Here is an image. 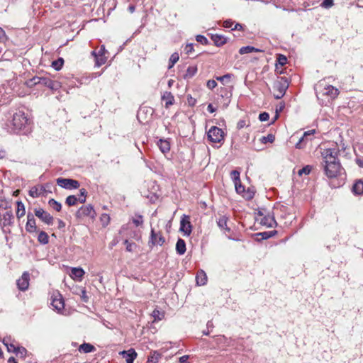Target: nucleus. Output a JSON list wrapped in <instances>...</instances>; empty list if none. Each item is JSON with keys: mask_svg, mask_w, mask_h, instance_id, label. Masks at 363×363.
I'll return each mask as SVG.
<instances>
[{"mask_svg": "<svg viewBox=\"0 0 363 363\" xmlns=\"http://www.w3.org/2000/svg\"><path fill=\"white\" fill-rule=\"evenodd\" d=\"M339 152L337 147L328 148L322 152L323 162L321 164L325 174L330 179L345 174V170L338 159Z\"/></svg>", "mask_w": 363, "mask_h": 363, "instance_id": "f257e3e1", "label": "nucleus"}, {"mask_svg": "<svg viewBox=\"0 0 363 363\" xmlns=\"http://www.w3.org/2000/svg\"><path fill=\"white\" fill-rule=\"evenodd\" d=\"M316 96L323 106H327L339 94V90L328 84L325 80L319 81L315 86Z\"/></svg>", "mask_w": 363, "mask_h": 363, "instance_id": "f03ea898", "label": "nucleus"}, {"mask_svg": "<svg viewBox=\"0 0 363 363\" xmlns=\"http://www.w3.org/2000/svg\"><path fill=\"white\" fill-rule=\"evenodd\" d=\"M11 123L14 133H18L21 130H24V133H26L28 130L27 128L29 126V119L22 111L13 114Z\"/></svg>", "mask_w": 363, "mask_h": 363, "instance_id": "7ed1b4c3", "label": "nucleus"}, {"mask_svg": "<svg viewBox=\"0 0 363 363\" xmlns=\"http://www.w3.org/2000/svg\"><path fill=\"white\" fill-rule=\"evenodd\" d=\"M289 86V81L286 77H278L277 79L274 81L273 89L274 90V96L277 99H281L288 87Z\"/></svg>", "mask_w": 363, "mask_h": 363, "instance_id": "20e7f679", "label": "nucleus"}, {"mask_svg": "<svg viewBox=\"0 0 363 363\" xmlns=\"http://www.w3.org/2000/svg\"><path fill=\"white\" fill-rule=\"evenodd\" d=\"M28 86H33L41 84L52 90H57L60 88V83L57 81H52L48 77H35L32 78L28 83Z\"/></svg>", "mask_w": 363, "mask_h": 363, "instance_id": "39448f33", "label": "nucleus"}, {"mask_svg": "<svg viewBox=\"0 0 363 363\" xmlns=\"http://www.w3.org/2000/svg\"><path fill=\"white\" fill-rule=\"evenodd\" d=\"M224 135L223 130L217 126L211 127L207 133L208 140L214 143L222 142L224 140Z\"/></svg>", "mask_w": 363, "mask_h": 363, "instance_id": "423d86ee", "label": "nucleus"}, {"mask_svg": "<svg viewBox=\"0 0 363 363\" xmlns=\"http://www.w3.org/2000/svg\"><path fill=\"white\" fill-rule=\"evenodd\" d=\"M57 184L62 188L65 189H76L80 186V184L77 180L68 178L57 179Z\"/></svg>", "mask_w": 363, "mask_h": 363, "instance_id": "0eeeda50", "label": "nucleus"}, {"mask_svg": "<svg viewBox=\"0 0 363 363\" xmlns=\"http://www.w3.org/2000/svg\"><path fill=\"white\" fill-rule=\"evenodd\" d=\"M34 213L36 217H38L40 220H41L43 223L47 225H52L54 218L47 211L41 208H35Z\"/></svg>", "mask_w": 363, "mask_h": 363, "instance_id": "6e6552de", "label": "nucleus"}, {"mask_svg": "<svg viewBox=\"0 0 363 363\" xmlns=\"http://www.w3.org/2000/svg\"><path fill=\"white\" fill-rule=\"evenodd\" d=\"M179 230L184 233V235H190L192 232V225L190 221V216L184 214L180 220Z\"/></svg>", "mask_w": 363, "mask_h": 363, "instance_id": "1a4fd4ad", "label": "nucleus"}, {"mask_svg": "<svg viewBox=\"0 0 363 363\" xmlns=\"http://www.w3.org/2000/svg\"><path fill=\"white\" fill-rule=\"evenodd\" d=\"M164 242L165 239L160 233H155L154 229L151 230L150 244L152 245H158L162 246Z\"/></svg>", "mask_w": 363, "mask_h": 363, "instance_id": "9d476101", "label": "nucleus"}, {"mask_svg": "<svg viewBox=\"0 0 363 363\" xmlns=\"http://www.w3.org/2000/svg\"><path fill=\"white\" fill-rule=\"evenodd\" d=\"M26 230L28 233H34L37 231V227L34 215L30 212H28L27 214V223L26 225Z\"/></svg>", "mask_w": 363, "mask_h": 363, "instance_id": "9b49d317", "label": "nucleus"}, {"mask_svg": "<svg viewBox=\"0 0 363 363\" xmlns=\"http://www.w3.org/2000/svg\"><path fill=\"white\" fill-rule=\"evenodd\" d=\"M95 215L94 207L91 205L82 206L77 211L78 216H89L94 218Z\"/></svg>", "mask_w": 363, "mask_h": 363, "instance_id": "f8f14e48", "label": "nucleus"}, {"mask_svg": "<svg viewBox=\"0 0 363 363\" xmlns=\"http://www.w3.org/2000/svg\"><path fill=\"white\" fill-rule=\"evenodd\" d=\"M17 286L19 290L26 291L29 286V274L24 272L21 277L17 280Z\"/></svg>", "mask_w": 363, "mask_h": 363, "instance_id": "ddd939ff", "label": "nucleus"}, {"mask_svg": "<svg viewBox=\"0 0 363 363\" xmlns=\"http://www.w3.org/2000/svg\"><path fill=\"white\" fill-rule=\"evenodd\" d=\"M120 354L125 359L126 363H133L135 359L137 357V353L133 348L127 351L123 350L120 352Z\"/></svg>", "mask_w": 363, "mask_h": 363, "instance_id": "4468645a", "label": "nucleus"}, {"mask_svg": "<svg viewBox=\"0 0 363 363\" xmlns=\"http://www.w3.org/2000/svg\"><path fill=\"white\" fill-rule=\"evenodd\" d=\"M13 215L11 210L6 211L2 215V218L1 219V224L5 227L7 225H11L13 223Z\"/></svg>", "mask_w": 363, "mask_h": 363, "instance_id": "2eb2a0df", "label": "nucleus"}, {"mask_svg": "<svg viewBox=\"0 0 363 363\" xmlns=\"http://www.w3.org/2000/svg\"><path fill=\"white\" fill-rule=\"evenodd\" d=\"M228 218L225 215L220 216L217 220L218 226L224 231L225 235H227V233L230 232V228L228 227Z\"/></svg>", "mask_w": 363, "mask_h": 363, "instance_id": "dca6fc26", "label": "nucleus"}, {"mask_svg": "<svg viewBox=\"0 0 363 363\" xmlns=\"http://www.w3.org/2000/svg\"><path fill=\"white\" fill-rule=\"evenodd\" d=\"M3 344L6 347L9 352H14L18 345L17 342L11 337H5L2 340Z\"/></svg>", "mask_w": 363, "mask_h": 363, "instance_id": "f3484780", "label": "nucleus"}, {"mask_svg": "<svg viewBox=\"0 0 363 363\" xmlns=\"http://www.w3.org/2000/svg\"><path fill=\"white\" fill-rule=\"evenodd\" d=\"M211 38L214 45L217 47H220L227 43V38L220 34H211Z\"/></svg>", "mask_w": 363, "mask_h": 363, "instance_id": "a211bd4d", "label": "nucleus"}, {"mask_svg": "<svg viewBox=\"0 0 363 363\" xmlns=\"http://www.w3.org/2000/svg\"><path fill=\"white\" fill-rule=\"evenodd\" d=\"M261 223L268 228H272L276 225L277 222L273 216L269 213L265 215L261 220Z\"/></svg>", "mask_w": 363, "mask_h": 363, "instance_id": "6ab92c4d", "label": "nucleus"}, {"mask_svg": "<svg viewBox=\"0 0 363 363\" xmlns=\"http://www.w3.org/2000/svg\"><path fill=\"white\" fill-rule=\"evenodd\" d=\"M196 281L198 285L203 286L206 284L207 281V276L204 271L199 270L198 271L196 277Z\"/></svg>", "mask_w": 363, "mask_h": 363, "instance_id": "aec40b11", "label": "nucleus"}, {"mask_svg": "<svg viewBox=\"0 0 363 363\" xmlns=\"http://www.w3.org/2000/svg\"><path fill=\"white\" fill-rule=\"evenodd\" d=\"M91 55L94 57L95 65L98 67L104 65L106 62V57L103 55H97L96 51H92Z\"/></svg>", "mask_w": 363, "mask_h": 363, "instance_id": "412c9836", "label": "nucleus"}, {"mask_svg": "<svg viewBox=\"0 0 363 363\" xmlns=\"http://www.w3.org/2000/svg\"><path fill=\"white\" fill-rule=\"evenodd\" d=\"M162 100L165 101V107L168 108L174 102V97L169 91H166L162 96Z\"/></svg>", "mask_w": 363, "mask_h": 363, "instance_id": "4be33fe9", "label": "nucleus"}, {"mask_svg": "<svg viewBox=\"0 0 363 363\" xmlns=\"http://www.w3.org/2000/svg\"><path fill=\"white\" fill-rule=\"evenodd\" d=\"M157 145L162 153H167L170 150V144L167 140H159Z\"/></svg>", "mask_w": 363, "mask_h": 363, "instance_id": "5701e85b", "label": "nucleus"}, {"mask_svg": "<svg viewBox=\"0 0 363 363\" xmlns=\"http://www.w3.org/2000/svg\"><path fill=\"white\" fill-rule=\"evenodd\" d=\"M176 251L177 254L182 255L186 252V243L185 241L179 238L176 243Z\"/></svg>", "mask_w": 363, "mask_h": 363, "instance_id": "b1692460", "label": "nucleus"}, {"mask_svg": "<svg viewBox=\"0 0 363 363\" xmlns=\"http://www.w3.org/2000/svg\"><path fill=\"white\" fill-rule=\"evenodd\" d=\"M262 50H261L258 48H256L253 46L247 45V46L242 47L239 50V53L240 55H244V54H247V53H251V52H262Z\"/></svg>", "mask_w": 363, "mask_h": 363, "instance_id": "393cba45", "label": "nucleus"}, {"mask_svg": "<svg viewBox=\"0 0 363 363\" xmlns=\"http://www.w3.org/2000/svg\"><path fill=\"white\" fill-rule=\"evenodd\" d=\"M95 350V347L94 345L90 343H83L79 347V351L82 352L84 353H90Z\"/></svg>", "mask_w": 363, "mask_h": 363, "instance_id": "a878e982", "label": "nucleus"}, {"mask_svg": "<svg viewBox=\"0 0 363 363\" xmlns=\"http://www.w3.org/2000/svg\"><path fill=\"white\" fill-rule=\"evenodd\" d=\"M51 304L57 311H60L64 308V301L61 297L53 298Z\"/></svg>", "mask_w": 363, "mask_h": 363, "instance_id": "bb28decb", "label": "nucleus"}, {"mask_svg": "<svg viewBox=\"0 0 363 363\" xmlns=\"http://www.w3.org/2000/svg\"><path fill=\"white\" fill-rule=\"evenodd\" d=\"M355 194L361 195L363 194V181L359 180L354 183L352 188Z\"/></svg>", "mask_w": 363, "mask_h": 363, "instance_id": "cd10ccee", "label": "nucleus"}, {"mask_svg": "<svg viewBox=\"0 0 363 363\" xmlns=\"http://www.w3.org/2000/svg\"><path fill=\"white\" fill-rule=\"evenodd\" d=\"M16 205H17L16 217L18 218H21L23 216H24V215L26 213L25 206H24V204L21 201H17Z\"/></svg>", "mask_w": 363, "mask_h": 363, "instance_id": "c85d7f7f", "label": "nucleus"}, {"mask_svg": "<svg viewBox=\"0 0 363 363\" xmlns=\"http://www.w3.org/2000/svg\"><path fill=\"white\" fill-rule=\"evenodd\" d=\"M197 72V67L196 66H189L184 75V79L192 78Z\"/></svg>", "mask_w": 363, "mask_h": 363, "instance_id": "c756f323", "label": "nucleus"}, {"mask_svg": "<svg viewBox=\"0 0 363 363\" xmlns=\"http://www.w3.org/2000/svg\"><path fill=\"white\" fill-rule=\"evenodd\" d=\"M287 62V58L284 55H279L277 59L276 70L278 71L279 66H284Z\"/></svg>", "mask_w": 363, "mask_h": 363, "instance_id": "7c9ffc66", "label": "nucleus"}, {"mask_svg": "<svg viewBox=\"0 0 363 363\" xmlns=\"http://www.w3.org/2000/svg\"><path fill=\"white\" fill-rule=\"evenodd\" d=\"M38 240L39 242L45 245L48 244L49 242V237L45 232L41 231L38 234Z\"/></svg>", "mask_w": 363, "mask_h": 363, "instance_id": "2f4dec72", "label": "nucleus"}, {"mask_svg": "<svg viewBox=\"0 0 363 363\" xmlns=\"http://www.w3.org/2000/svg\"><path fill=\"white\" fill-rule=\"evenodd\" d=\"M48 204L51 208L55 209L56 211L59 212L61 211V208H62L61 203L60 202L55 201V199H50L48 201Z\"/></svg>", "mask_w": 363, "mask_h": 363, "instance_id": "473e14b6", "label": "nucleus"}, {"mask_svg": "<svg viewBox=\"0 0 363 363\" xmlns=\"http://www.w3.org/2000/svg\"><path fill=\"white\" fill-rule=\"evenodd\" d=\"M64 60L62 57L58 58L57 60H55L52 62V67L55 70H60L63 66Z\"/></svg>", "mask_w": 363, "mask_h": 363, "instance_id": "72a5a7b5", "label": "nucleus"}, {"mask_svg": "<svg viewBox=\"0 0 363 363\" xmlns=\"http://www.w3.org/2000/svg\"><path fill=\"white\" fill-rule=\"evenodd\" d=\"M77 201H79L78 198L74 195H70L67 197L65 203L69 206H72L77 204Z\"/></svg>", "mask_w": 363, "mask_h": 363, "instance_id": "f704fd0d", "label": "nucleus"}, {"mask_svg": "<svg viewBox=\"0 0 363 363\" xmlns=\"http://www.w3.org/2000/svg\"><path fill=\"white\" fill-rule=\"evenodd\" d=\"M72 274L78 279H82L84 274V271L82 268H72Z\"/></svg>", "mask_w": 363, "mask_h": 363, "instance_id": "c9c22d12", "label": "nucleus"}, {"mask_svg": "<svg viewBox=\"0 0 363 363\" xmlns=\"http://www.w3.org/2000/svg\"><path fill=\"white\" fill-rule=\"evenodd\" d=\"M275 140V137L273 134H268L267 136H262L260 138V142L262 144H266L267 143H272Z\"/></svg>", "mask_w": 363, "mask_h": 363, "instance_id": "e433bc0d", "label": "nucleus"}, {"mask_svg": "<svg viewBox=\"0 0 363 363\" xmlns=\"http://www.w3.org/2000/svg\"><path fill=\"white\" fill-rule=\"evenodd\" d=\"M308 140V138L305 136L303 134L298 140V143L296 144V147L298 149H301L305 146V144L306 143V140Z\"/></svg>", "mask_w": 363, "mask_h": 363, "instance_id": "4c0bfd02", "label": "nucleus"}, {"mask_svg": "<svg viewBox=\"0 0 363 363\" xmlns=\"http://www.w3.org/2000/svg\"><path fill=\"white\" fill-rule=\"evenodd\" d=\"M79 197L78 198L79 203H84L86 202L87 191L85 189L82 188L79 190Z\"/></svg>", "mask_w": 363, "mask_h": 363, "instance_id": "58836bf2", "label": "nucleus"}, {"mask_svg": "<svg viewBox=\"0 0 363 363\" xmlns=\"http://www.w3.org/2000/svg\"><path fill=\"white\" fill-rule=\"evenodd\" d=\"M29 195L33 198H37L41 195V192L39 191V189L38 187L33 186L30 189Z\"/></svg>", "mask_w": 363, "mask_h": 363, "instance_id": "ea45409f", "label": "nucleus"}, {"mask_svg": "<svg viewBox=\"0 0 363 363\" xmlns=\"http://www.w3.org/2000/svg\"><path fill=\"white\" fill-rule=\"evenodd\" d=\"M27 352V350L23 347H20L18 345L16 347V350L14 351L13 353H16V355H19L21 357H23L26 356V354Z\"/></svg>", "mask_w": 363, "mask_h": 363, "instance_id": "a19ab883", "label": "nucleus"}, {"mask_svg": "<svg viewBox=\"0 0 363 363\" xmlns=\"http://www.w3.org/2000/svg\"><path fill=\"white\" fill-rule=\"evenodd\" d=\"M312 169V167L309 165H307L302 169H299L298 172V175L301 176L302 174H309L311 171Z\"/></svg>", "mask_w": 363, "mask_h": 363, "instance_id": "79ce46f5", "label": "nucleus"}, {"mask_svg": "<svg viewBox=\"0 0 363 363\" xmlns=\"http://www.w3.org/2000/svg\"><path fill=\"white\" fill-rule=\"evenodd\" d=\"M231 178L233 180L234 183L237 182H240V172L237 170H233L231 172Z\"/></svg>", "mask_w": 363, "mask_h": 363, "instance_id": "37998d69", "label": "nucleus"}, {"mask_svg": "<svg viewBox=\"0 0 363 363\" xmlns=\"http://www.w3.org/2000/svg\"><path fill=\"white\" fill-rule=\"evenodd\" d=\"M124 244L126 245V250L128 252H133L136 247V244L135 242H129L128 240L124 241Z\"/></svg>", "mask_w": 363, "mask_h": 363, "instance_id": "c03bdc74", "label": "nucleus"}, {"mask_svg": "<svg viewBox=\"0 0 363 363\" xmlns=\"http://www.w3.org/2000/svg\"><path fill=\"white\" fill-rule=\"evenodd\" d=\"M196 40L198 43H200L202 45H208V40L204 35H198L196 37Z\"/></svg>", "mask_w": 363, "mask_h": 363, "instance_id": "a18cd8bd", "label": "nucleus"}, {"mask_svg": "<svg viewBox=\"0 0 363 363\" xmlns=\"http://www.w3.org/2000/svg\"><path fill=\"white\" fill-rule=\"evenodd\" d=\"M159 357H160V354L155 352L154 354L148 358L147 362L149 363H157L158 362Z\"/></svg>", "mask_w": 363, "mask_h": 363, "instance_id": "49530a36", "label": "nucleus"}, {"mask_svg": "<svg viewBox=\"0 0 363 363\" xmlns=\"http://www.w3.org/2000/svg\"><path fill=\"white\" fill-rule=\"evenodd\" d=\"M234 184H235V190H236L237 193L242 194L245 191V186L243 185H242L240 181L238 183H237V182L234 183Z\"/></svg>", "mask_w": 363, "mask_h": 363, "instance_id": "de8ad7c7", "label": "nucleus"}, {"mask_svg": "<svg viewBox=\"0 0 363 363\" xmlns=\"http://www.w3.org/2000/svg\"><path fill=\"white\" fill-rule=\"evenodd\" d=\"M152 315L155 318V320H160L162 317L163 314H162L158 310L155 309L152 312Z\"/></svg>", "mask_w": 363, "mask_h": 363, "instance_id": "09e8293b", "label": "nucleus"}, {"mask_svg": "<svg viewBox=\"0 0 363 363\" xmlns=\"http://www.w3.org/2000/svg\"><path fill=\"white\" fill-rule=\"evenodd\" d=\"M179 59V56L178 52H174L172 54L169 58V61L172 62V64H176Z\"/></svg>", "mask_w": 363, "mask_h": 363, "instance_id": "8fccbe9b", "label": "nucleus"}, {"mask_svg": "<svg viewBox=\"0 0 363 363\" xmlns=\"http://www.w3.org/2000/svg\"><path fill=\"white\" fill-rule=\"evenodd\" d=\"M133 222L136 226L142 225L143 223V216L140 215L138 216L135 218L133 220Z\"/></svg>", "mask_w": 363, "mask_h": 363, "instance_id": "3c124183", "label": "nucleus"}, {"mask_svg": "<svg viewBox=\"0 0 363 363\" xmlns=\"http://www.w3.org/2000/svg\"><path fill=\"white\" fill-rule=\"evenodd\" d=\"M232 74H226L221 77H217L216 79L223 83L225 80L230 79L232 77Z\"/></svg>", "mask_w": 363, "mask_h": 363, "instance_id": "603ef678", "label": "nucleus"}, {"mask_svg": "<svg viewBox=\"0 0 363 363\" xmlns=\"http://www.w3.org/2000/svg\"><path fill=\"white\" fill-rule=\"evenodd\" d=\"M207 87L212 90L217 86V82L213 79H210L206 83Z\"/></svg>", "mask_w": 363, "mask_h": 363, "instance_id": "864d4df0", "label": "nucleus"}, {"mask_svg": "<svg viewBox=\"0 0 363 363\" xmlns=\"http://www.w3.org/2000/svg\"><path fill=\"white\" fill-rule=\"evenodd\" d=\"M234 22L231 19H228L223 21V26L226 28H232Z\"/></svg>", "mask_w": 363, "mask_h": 363, "instance_id": "5fc2aeb1", "label": "nucleus"}, {"mask_svg": "<svg viewBox=\"0 0 363 363\" xmlns=\"http://www.w3.org/2000/svg\"><path fill=\"white\" fill-rule=\"evenodd\" d=\"M101 220L103 222L104 225H108L110 221V217L108 214L104 213L101 216Z\"/></svg>", "mask_w": 363, "mask_h": 363, "instance_id": "6e6d98bb", "label": "nucleus"}, {"mask_svg": "<svg viewBox=\"0 0 363 363\" xmlns=\"http://www.w3.org/2000/svg\"><path fill=\"white\" fill-rule=\"evenodd\" d=\"M258 236H261V239L267 240L272 236L271 232H263L257 234Z\"/></svg>", "mask_w": 363, "mask_h": 363, "instance_id": "4d7b16f0", "label": "nucleus"}, {"mask_svg": "<svg viewBox=\"0 0 363 363\" xmlns=\"http://www.w3.org/2000/svg\"><path fill=\"white\" fill-rule=\"evenodd\" d=\"M269 118V115L268 113L267 112H263V113H261L259 116V119L261 121H268Z\"/></svg>", "mask_w": 363, "mask_h": 363, "instance_id": "13d9d810", "label": "nucleus"}, {"mask_svg": "<svg viewBox=\"0 0 363 363\" xmlns=\"http://www.w3.org/2000/svg\"><path fill=\"white\" fill-rule=\"evenodd\" d=\"M333 5V0H324L321 4L323 7L330 8Z\"/></svg>", "mask_w": 363, "mask_h": 363, "instance_id": "bf43d9fd", "label": "nucleus"}, {"mask_svg": "<svg viewBox=\"0 0 363 363\" xmlns=\"http://www.w3.org/2000/svg\"><path fill=\"white\" fill-rule=\"evenodd\" d=\"M193 50H194V45L191 43L187 44L184 48V51L186 52V54L191 53Z\"/></svg>", "mask_w": 363, "mask_h": 363, "instance_id": "052dcab7", "label": "nucleus"}, {"mask_svg": "<svg viewBox=\"0 0 363 363\" xmlns=\"http://www.w3.org/2000/svg\"><path fill=\"white\" fill-rule=\"evenodd\" d=\"M6 40L5 31L0 27V43L4 42Z\"/></svg>", "mask_w": 363, "mask_h": 363, "instance_id": "680f3d73", "label": "nucleus"}, {"mask_svg": "<svg viewBox=\"0 0 363 363\" xmlns=\"http://www.w3.org/2000/svg\"><path fill=\"white\" fill-rule=\"evenodd\" d=\"M189 356L184 355L179 358V363H188Z\"/></svg>", "mask_w": 363, "mask_h": 363, "instance_id": "e2e57ef3", "label": "nucleus"}, {"mask_svg": "<svg viewBox=\"0 0 363 363\" xmlns=\"http://www.w3.org/2000/svg\"><path fill=\"white\" fill-rule=\"evenodd\" d=\"M243 29L242 25L240 23H235L234 27L232 28L233 30H242Z\"/></svg>", "mask_w": 363, "mask_h": 363, "instance_id": "0e129e2a", "label": "nucleus"}, {"mask_svg": "<svg viewBox=\"0 0 363 363\" xmlns=\"http://www.w3.org/2000/svg\"><path fill=\"white\" fill-rule=\"evenodd\" d=\"M188 103L190 106H194L196 103V99L192 98L191 96H189L188 98Z\"/></svg>", "mask_w": 363, "mask_h": 363, "instance_id": "69168bd1", "label": "nucleus"}, {"mask_svg": "<svg viewBox=\"0 0 363 363\" xmlns=\"http://www.w3.org/2000/svg\"><path fill=\"white\" fill-rule=\"evenodd\" d=\"M207 110L210 112V113H213L216 111V108L213 107V106L210 104L208 105V107H207Z\"/></svg>", "mask_w": 363, "mask_h": 363, "instance_id": "338daca9", "label": "nucleus"}, {"mask_svg": "<svg viewBox=\"0 0 363 363\" xmlns=\"http://www.w3.org/2000/svg\"><path fill=\"white\" fill-rule=\"evenodd\" d=\"M284 103H280L279 107L277 106V108H276V112L278 113L279 111H282V110L284 109Z\"/></svg>", "mask_w": 363, "mask_h": 363, "instance_id": "774afa93", "label": "nucleus"}]
</instances>
